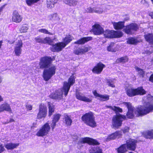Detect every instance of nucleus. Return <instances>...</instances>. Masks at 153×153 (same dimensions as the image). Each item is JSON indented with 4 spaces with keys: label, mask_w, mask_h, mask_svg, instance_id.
Listing matches in <instances>:
<instances>
[{
    "label": "nucleus",
    "mask_w": 153,
    "mask_h": 153,
    "mask_svg": "<svg viewBox=\"0 0 153 153\" xmlns=\"http://www.w3.org/2000/svg\"><path fill=\"white\" fill-rule=\"evenodd\" d=\"M128 153H133V152H128Z\"/></svg>",
    "instance_id": "obj_59"
},
{
    "label": "nucleus",
    "mask_w": 153,
    "mask_h": 153,
    "mask_svg": "<svg viewBox=\"0 0 153 153\" xmlns=\"http://www.w3.org/2000/svg\"><path fill=\"white\" fill-rule=\"evenodd\" d=\"M76 97L79 100L87 102H91L92 101L91 99L82 95L81 93L79 92L76 93Z\"/></svg>",
    "instance_id": "obj_23"
},
{
    "label": "nucleus",
    "mask_w": 153,
    "mask_h": 153,
    "mask_svg": "<svg viewBox=\"0 0 153 153\" xmlns=\"http://www.w3.org/2000/svg\"><path fill=\"white\" fill-rule=\"evenodd\" d=\"M146 99L147 100L145 102L146 106L138 107L136 109L132 106L130 102H123V105L127 107L128 109V111L126 115L127 117L132 119L134 117V114L137 117L142 116L147 114L153 110V97L150 95H148L147 96Z\"/></svg>",
    "instance_id": "obj_1"
},
{
    "label": "nucleus",
    "mask_w": 153,
    "mask_h": 153,
    "mask_svg": "<svg viewBox=\"0 0 153 153\" xmlns=\"http://www.w3.org/2000/svg\"><path fill=\"white\" fill-rule=\"evenodd\" d=\"M1 0H0V2L1 1Z\"/></svg>",
    "instance_id": "obj_62"
},
{
    "label": "nucleus",
    "mask_w": 153,
    "mask_h": 153,
    "mask_svg": "<svg viewBox=\"0 0 153 153\" xmlns=\"http://www.w3.org/2000/svg\"><path fill=\"white\" fill-rule=\"evenodd\" d=\"M6 111L10 112H11L12 110L10 105L7 103H5L0 106V112Z\"/></svg>",
    "instance_id": "obj_25"
},
{
    "label": "nucleus",
    "mask_w": 153,
    "mask_h": 153,
    "mask_svg": "<svg viewBox=\"0 0 153 153\" xmlns=\"http://www.w3.org/2000/svg\"><path fill=\"white\" fill-rule=\"evenodd\" d=\"M2 41H0V48H1V47L2 45Z\"/></svg>",
    "instance_id": "obj_58"
},
{
    "label": "nucleus",
    "mask_w": 153,
    "mask_h": 153,
    "mask_svg": "<svg viewBox=\"0 0 153 153\" xmlns=\"http://www.w3.org/2000/svg\"><path fill=\"white\" fill-rule=\"evenodd\" d=\"M104 36L107 38H119L122 36L123 34L121 32H117L113 30H106L103 32Z\"/></svg>",
    "instance_id": "obj_7"
},
{
    "label": "nucleus",
    "mask_w": 153,
    "mask_h": 153,
    "mask_svg": "<svg viewBox=\"0 0 153 153\" xmlns=\"http://www.w3.org/2000/svg\"><path fill=\"white\" fill-rule=\"evenodd\" d=\"M107 82L108 85L112 87H114L115 85L113 84V81L112 80L108 79L107 80Z\"/></svg>",
    "instance_id": "obj_48"
},
{
    "label": "nucleus",
    "mask_w": 153,
    "mask_h": 153,
    "mask_svg": "<svg viewBox=\"0 0 153 153\" xmlns=\"http://www.w3.org/2000/svg\"><path fill=\"white\" fill-rule=\"evenodd\" d=\"M95 8H91L90 7H87L85 10V11L88 13H94Z\"/></svg>",
    "instance_id": "obj_45"
},
{
    "label": "nucleus",
    "mask_w": 153,
    "mask_h": 153,
    "mask_svg": "<svg viewBox=\"0 0 153 153\" xmlns=\"http://www.w3.org/2000/svg\"><path fill=\"white\" fill-rule=\"evenodd\" d=\"M107 50L108 51L115 52L117 50L116 46L113 43H111L109 45L108 47Z\"/></svg>",
    "instance_id": "obj_34"
},
{
    "label": "nucleus",
    "mask_w": 153,
    "mask_h": 153,
    "mask_svg": "<svg viewBox=\"0 0 153 153\" xmlns=\"http://www.w3.org/2000/svg\"><path fill=\"white\" fill-rule=\"evenodd\" d=\"M149 15L152 18H153V12H151L150 13Z\"/></svg>",
    "instance_id": "obj_55"
},
{
    "label": "nucleus",
    "mask_w": 153,
    "mask_h": 153,
    "mask_svg": "<svg viewBox=\"0 0 153 153\" xmlns=\"http://www.w3.org/2000/svg\"><path fill=\"white\" fill-rule=\"evenodd\" d=\"M6 4L3 5L0 7V15L1 14V12L3 10V9L4 8Z\"/></svg>",
    "instance_id": "obj_53"
},
{
    "label": "nucleus",
    "mask_w": 153,
    "mask_h": 153,
    "mask_svg": "<svg viewBox=\"0 0 153 153\" xmlns=\"http://www.w3.org/2000/svg\"><path fill=\"white\" fill-rule=\"evenodd\" d=\"M14 121V120L12 119H10V121L9 122H8V123L9 122H12Z\"/></svg>",
    "instance_id": "obj_56"
},
{
    "label": "nucleus",
    "mask_w": 153,
    "mask_h": 153,
    "mask_svg": "<svg viewBox=\"0 0 153 153\" xmlns=\"http://www.w3.org/2000/svg\"><path fill=\"white\" fill-rule=\"evenodd\" d=\"M48 19L53 22H58L60 21V18L56 13H54L49 15L48 16Z\"/></svg>",
    "instance_id": "obj_26"
},
{
    "label": "nucleus",
    "mask_w": 153,
    "mask_h": 153,
    "mask_svg": "<svg viewBox=\"0 0 153 153\" xmlns=\"http://www.w3.org/2000/svg\"><path fill=\"white\" fill-rule=\"evenodd\" d=\"M143 1H146V0H142V2H143Z\"/></svg>",
    "instance_id": "obj_60"
},
{
    "label": "nucleus",
    "mask_w": 153,
    "mask_h": 153,
    "mask_svg": "<svg viewBox=\"0 0 153 153\" xmlns=\"http://www.w3.org/2000/svg\"><path fill=\"white\" fill-rule=\"evenodd\" d=\"M25 107L27 110L30 111L32 109V105H31L27 104L26 105Z\"/></svg>",
    "instance_id": "obj_49"
},
{
    "label": "nucleus",
    "mask_w": 153,
    "mask_h": 153,
    "mask_svg": "<svg viewBox=\"0 0 153 153\" xmlns=\"http://www.w3.org/2000/svg\"><path fill=\"white\" fill-rule=\"evenodd\" d=\"M65 46L63 42H60L52 45L51 49L53 52H59L61 51Z\"/></svg>",
    "instance_id": "obj_14"
},
{
    "label": "nucleus",
    "mask_w": 153,
    "mask_h": 153,
    "mask_svg": "<svg viewBox=\"0 0 153 153\" xmlns=\"http://www.w3.org/2000/svg\"><path fill=\"white\" fill-rule=\"evenodd\" d=\"M137 141L134 139L130 138L126 141V145L128 149L132 151H134L136 148Z\"/></svg>",
    "instance_id": "obj_12"
},
{
    "label": "nucleus",
    "mask_w": 153,
    "mask_h": 153,
    "mask_svg": "<svg viewBox=\"0 0 153 153\" xmlns=\"http://www.w3.org/2000/svg\"><path fill=\"white\" fill-rule=\"evenodd\" d=\"M128 58L127 56L122 57L117 59V61L120 62H128Z\"/></svg>",
    "instance_id": "obj_43"
},
{
    "label": "nucleus",
    "mask_w": 153,
    "mask_h": 153,
    "mask_svg": "<svg viewBox=\"0 0 153 153\" xmlns=\"http://www.w3.org/2000/svg\"><path fill=\"white\" fill-rule=\"evenodd\" d=\"M29 27L27 24H23L21 27L20 29V31L21 33H25L27 32L28 29Z\"/></svg>",
    "instance_id": "obj_40"
},
{
    "label": "nucleus",
    "mask_w": 153,
    "mask_h": 153,
    "mask_svg": "<svg viewBox=\"0 0 153 153\" xmlns=\"http://www.w3.org/2000/svg\"><path fill=\"white\" fill-rule=\"evenodd\" d=\"M152 53H153V50H146L143 52L144 54L148 55H149Z\"/></svg>",
    "instance_id": "obj_50"
},
{
    "label": "nucleus",
    "mask_w": 153,
    "mask_h": 153,
    "mask_svg": "<svg viewBox=\"0 0 153 153\" xmlns=\"http://www.w3.org/2000/svg\"><path fill=\"white\" fill-rule=\"evenodd\" d=\"M38 31L39 32L44 33L45 34H47L50 35H52V33H51L50 32H48L47 30L45 29H39L38 30Z\"/></svg>",
    "instance_id": "obj_46"
},
{
    "label": "nucleus",
    "mask_w": 153,
    "mask_h": 153,
    "mask_svg": "<svg viewBox=\"0 0 153 153\" xmlns=\"http://www.w3.org/2000/svg\"><path fill=\"white\" fill-rule=\"evenodd\" d=\"M93 31L95 35H99L103 33V29L100 25L96 24L93 26Z\"/></svg>",
    "instance_id": "obj_19"
},
{
    "label": "nucleus",
    "mask_w": 153,
    "mask_h": 153,
    "mask_svg": "<svg viewBox=\"0 0 153 153\" xmlns=\"http://www.w3.org/2000/svg\"><path fill=\"white\" fill-rule=\"evenodd\" d=\"M74 76L72 75L68 79V82H64L63 87L62 89H60L52 94V98L56 100H60L62 98V95L64 94L67 96L71 85L74 84L75 82Z\"/></svg>",
    "instance_id": "obj_3"
},
{
    "label": "nucleus",
    "mask_w": 153,
    "mask_h": 153,
    "mask_svg": "<svg viewBox=\"0 0 153 153\" xmlns=\"http://www.w3.org/2000/svg\"><path fill=\"white\" fill-rule=\"evenodd\" d=\"M58 0H47V7L49 9H51L54 7V5L56 4Z\"/></svg>",
    "instance_id": "obj_28"
},
{
    "label": "nucleus",
    "mask_w": 153,
    "mask_h": 153,
    "mask_svg": "<svg viewBox=\"0 0 153 153\" xmlns=\"http://www.w3.org/2000/svg\"><path fill=\"white\" fill-rule=\"evenodd\" d=\"M137 25L135 23H131L124 27L123 31L126 34L131 35L138 29Z\"/></svg>",
    "instance_id": "obj_9"
},
{
    "label": "nucleus",
    "mask_w": 153,
    "mask_h": 153,
    "mask_svg": "<svg viewBox=\"0 0 153 153\" xmlns=\"http://www.w3.org/2000/svg\"><path fill=\"white\" fill-rule=\"evenodd\" d=\"M144 36L146 41L151 43L153 46V34L147 33Z\"/></svg>",
    "instance_id": "obj_32"
},
{
    "label": "nucleus",
    "mask_w": 153,
    "mask_h": 153,
    "mask_svg": "<svg viewBox=\"0 0 153 153\" xmlns=\"http://www.w3.org/2000/svg\"><path fill=\"white\" fill-rule=\"evenodd\" d=\"M92 39V37H84L75 42L74 44L79 45H83L85 43L91 40Z\"/></svg>",
    "instance_id": "obj_24"
},
{
    "label": "nucleus",
    "mask_w": 153,
    "mask_h": 153,
    "mask_svg": "<svg viewBox=\"0 0 153 153\" xmlns=\"http://www.w3.org/2000/svg\"><path fill=\"white\" fill-rule=\"evenodd\" d=\"M85 143H87L89 144L92 145L99 144V143L97 140L88 137H86L80 140L78 144L79 145L80 144Z\"/></svg>",
    "instance_id": "obj_11"
},
{
    "label": "nucleus",
    "mask_w": 153,
    "mask_h": 153,
    "mask_svg": "<svg viewBox=\"0 0 153 153\" xmlns=\"http://www.w3.org/2000/svg\"><path fill=\"white\" fill-rule=\"evenodd\" d=\"M135 68L137 71L138 72V74L142 77H143L145 73V72L144 70L137 67H136Z\"/></svg>",
    "instance_id": "obj_41"
},
{
    "label": "nucleus",
    "mask_w": 153,
    "mask_h": 153,
    "mask_svg": "<svg viewBox=\"0 0 153 153\" xmlns=\"http://www.w3.org/2000/svg\"><path fill=\"white\" fill-rule=\"evenodd\" d=\"M47 108L46 106L43 104H41L39 105V112L37 114V118L41 119L45 118L47 115Z\"/></svg>",
    "instance_id": "obj_10"
},
{
    "label": "nucleus",
    "mask_w": 153,
    "mask_h": 153,
    "mask_svg": "<svg viewBox=\"0 0 153 153\" xmlns=\"http://www.w3.org/2000/svg\"><path fill=\"white\" fill-rule=\"evenodd\" d=\"M3 101V99L2 97L0 95V102Z\"/></svg>",
    "instance_id": "obj_57"
},
{
    "label": "nucleus",
    "mask_w": 153,
    "mask_h": 153,
    "mask_svg": "<svg viewBox=\"0 0 153 153\" xmlns=\"http://www.w3.org/2000/svg\"><path fill=\"white\" fill-rule=\"evenodd\" d=\"M22 17L17 11H14L13 13L12 20L16 23H19L22 20Z\"/></svg>",
    "instance_id": "obj_16"
},
{
    "label": "nucleus",
    "mask_w": 153,
    "mask_h": 153,
    "mask_svg": "<svg viewBox=\"0 0 153 153\" xmlns=\"http://www.w3.org/2000/svg\"><path fill=\"white\" fill-rule=\"evenodd\" d=\"M126 117L125 116L120 114L114 116L112 119V127L114 128H118L121 126L123 121Z\"/></svg>",
    "instance_id": "obj_5"
},
{
    "label": "nucleus",
    "mask_w": 153,
    "mask_h": 153,
    "mask_svg": "<svg viewBox=\"0 0 153 153\" xmlns=\"http://www.w3.org/2000/svg\"><path fill=\"white\" fill-rule=\"evenodd\" d=\"M115 29L116 30L121 29L124 27V22H119L113 23Z\"/></svg>",
    "instance_id": "obj_31"
},
{
    "label": "nucleus",
    "mask_w": 153,
    "mask_h": 153,
    "mask_svg": "<svg viewBox=\"0 0 153 153\" xmlns=\"http://www.w3.org/2000/svg\"><path fill=\"white\" fill-rule=\"evenodd\" d=\"M149 80L152 82H153V74L150 76Z\"/></svg>",
    "instance_id": "obj_54"
},
{
    "label": "nucleus",
    "mask_w": 153,
    "mask_h": 153,
    "mask_svg": "<svg viewBox=\"0 0 153 153\" xmlns=\"http://www.w3.org/2000/svg\"><path fill=\"white\" fill-rule=\"evenodd\" d=\"M152 2V3L153 4V0H151Z\"/></svg>",
    "instance_id": "obj_61"
},
{
    "label": "nucleus",
    "mask_w": 153,
    "mask_h": 153,
    "mask_svg": "<svg viewBox=\"0 0 153 153\" xmlns=\"http://www.w3.org/2000/svg\"><path fill=\"white\" fill-rule=\"evenodd\" d=\"M18 143H8L5 145V147L8 150H11L16 148L19 146Z\"/></svg>",
    "instance_id": "obj_33"
},
{
    "label": "nucleus",
    "mask_w": 153,
    "mask_h": 153,
    "mask_svg": "<svg viewBox=\"0 0 153 153\" xmlns=\"http://www.w3.org/2000/svg\"><path fill=\"white\" fill-rule=\"evenodd\" d=\"M22 45L23 43L21 40H18L16 42L14 50L15 54L16 56H19L21 54Z\"/></svg>",
    "instance_id": "obj_13"
},
{
    "label": "nucleus",
    "mask_w": 153,
    "mask_h": 153,
    "mask_svg": "<svg viewBox=\"0 0 153 153\" xmlns=\"http://www.w3.org/2000/svg\"><path fill=\"white\" fill-rule=\"evenodd\" d=\"M91 49L90 47L83 46L76 48L74 51V53L77 55H81L89 51Z\"/></svg>",
    "instance_id": "obj_15"
},
{
    "label": "nucleus",
    "mask_w": 153,
    "mask_h": 153,
    "mask_svg": "<svg viewBox=\"0 0 153 153\" xmlns=\"http://www.w3.org/2000/svg\"><path fill=\"white\" fill-rule=\"evenodd\" d=\"M127 149L126 144H124L122 145L117 149V152L118 153H125L127 152Z\"/></svg>",
    "instance_id": "obj_30"
},
{
    "label": "nucleus",
    "mask_w": 153,
    "mask_h": 153,
    "mask_svg": "<svg viewBox=\"0 0 153 153\" xmlns=\"http://www.w3.org/2000/svg\"><path fill=\"white\" fill-rule=\"evenodd\" d=\"M106 107L107 108H110L111 109L114 111L116 113V112H121L122 111V108H119L118 107H116L114 106L113 107L111 106H107Z\"/></svg>",
    "instance_id": "obj_38"
},
{
    "label": "nucleus",
    "mask_w": 153,
    "mask_h": 153,
    "mask_svg": "<svg viewBox=\"0 0 153 153\" xmlns=\"http://www.w3.org/2000/svg\"><path fill=\"white\" fill-rule=\"evenodd\" d=\"M49 107V116H51L54 111V106L52 104L49 102L48 103Z\"/></svg>",
    "instance_id": "obj_39"
},
{
    "label": "nucleus",
    "mask_w": 153,
    "mask_h": 153,
    "mask_svg": "<svg viewBox=\"0 0 153 153\" xmlns=\"http://www.w3.org/2000/svg\"><path fill=\"white\" fill-rule=\"evenodd\" d=\"M51 58L48 56L42 57L40 59V68H45L43 73V77L45 81H48L55 73V66L53 65L51 66Z\"/></svg>",
    "instance_id": "obj_2"
},
{
    "label": "nucleus",
    "mask_w": 153,
    "mask_h": 153,
    "mask_svg": "<svg viewBox=\"0 0 153 153\" xmlns=\"http://www.w3.org/2000/svg\"><path fill=\"white\" fill-rule=\"evenodd\" d=\"M40 0H25V1L27 5L30 6Z\"/></svg>",
    "instance_id": "obj_42"
},
{
    "label": "nucleus",
    "mask_w": 153,
    "mask_h": 153,
    "mask_svg": "<svg viewBox=\"0 0 153 153\" xmlns=\"http://www.w3.org/2000/svg\"><path fill=\"white\" fill-rule=\"evenodd\" d=\"M127 42L129 44H136L139 41L134 38L131 37L128 39Z\"/></svg>",
    "instance_id": "obj_37"
},
{
    "label": "nucleus",
    "mask_w": 153,
    "mask_h": 153,
    "mask_svg": "<svg viewBox=\"0 0 153 153\" xmlns=\"http://www.w3.org/2000/svg\"><path fill=\"white\" fill-rule=\"evenodd\" d=\"M127 95L129 97H132L137 95H143L145 94L146 91L142 87L137 88H128L126 89Z\"/></svg>",
    "instance_id": "obj_6"
},
{
    "label": "nucleus",
    "mask_w": 153,
    "mask_h": 153,
    "mask_svg": "<svg viewBox=\"0 0 153 153\" xmlns=\"http://www.w3.org/2000/svg\"><path fill=\"white\" fill-rule=\"evenodd\" d=\"M104 67H105V65L101 62H99L94 68L92 70V72L97 74H100Z\"/></svg>",
    "instance_id": "obj_17"
},
{
    "label": "nucleus",
    "mask_w": 153,
    "mask_h": 153,
    "mask_svg": "<svg viewBox=\"0 0 153 153\" xmlns=\"http://www.w3.org/2000/svg\"><path fill=\"white\" fill-rule=\"evenodd\" d=\"M93 94L96 97H98L97 99L101 101H105L109 99V95L106 94H100L97 93L96 91H93Z\"/></svg>",
    "instance_id": "obj_18"
},
{
    "label": "nucleus",
    "mask_w": 153,
    "mask_h": 153,
    "mask_svg": "<svg viewBox=\"0 0 153 153\" xmlns=\"http://www.w3.org/2000/svg\"><path fill=\"white\" fill-rule=\"evenodd\" d=\"M4 150V146L0 143V153L3 152Z\"/></svg>",
    "instance_id": "obj_52"
},
{
    "label": "nucleus",
    "mask_w": 153,
    "mask_h": 153,
    "mask_svg": "<svg viewBox=\"0 0 153 153\" xmlns=\"http://www.w3.org/2000/svg\"><path fill=\"white\" fill-rule=\"evenodd\" d=\"M103 12V10L102 8H95L94 13H102Z\"/></svg>",
    "instance_id": "obj_47"
},
{
    "label": "nucleus",
    "mask_w": 153,
    "mask_h": 153,
    "mask_svg": "<svg viewBox=\"0 0 153 153\" xmlns=\"http://www.w3.org/2000/svg\"><path fill=\"white\" fill-rule=\"evenodd\" d=\"M63 1L65 4L70 7H75L78 3V0H63Z\"/></svg>",
    "instance_id": "obj_27"
},
{
    "label": "nucleus",
    "mask_w": 153,
    "mask_h": 153,
    "mask_svg": "<svg viewBox=\"0 0 153 153\" xmlns=\"http://www.w3.org/2000/svg\"><path fill=\"white\" fill-rule=\"evenodd\" d=\"M64 123L67 126H70L71 125L72 121L70 116L65 114L64 115Z\"/></svg>",
    "instance_id": "obj_29"
},
{
    "label": "nucleus",
    "mask_w": 153,
    "mask_h": 153,
    "mask_svg": "<svg viewBox=\"0 0 153 153\" xmlns=\"http://www.w3.org/2000/svg\"><path fill=\"white\" fill-rule=\"evenodd\" d=\"M122 135V132L118 131L108 135L106 138L107 140H114L117 138L120 137Z\"/></svg>",
    "instance_id": "obj_22"
},
{
    "label": "nucleus",
    "mask_w": 153,
    "mask_h": 153,
    "mask_svg": "<svg viewBox=\"0 0 153 153\" xmlns=\"http://www.w3.org/2000/svg\"><path fill=\"white\" fill-rule=\"evenodd\" d=\"M146 137L148 138L153 137V130L148 131L146 133Z\"/></svg>",
    "instance_id": "obj_44"
},
{
    "label": "nucleus",
    "mask_w": 153,
    "mask_h": 153,
    "mask_svg": "<svg viewBox=\"0 0 153 153\" xmlns=\"http://www.w3.org/2000/svg\"><path fill=\"white\" fill-rule=\"evenodd\" d=\"M51 127L48 123L44 125L37 131L36 135L39 137L46 136L50 131Z\"/></svg>",
    "instance_id": "obj_8"
},
{
    "label": "nucleus",
    "mask_w": 153,
    "mask_h": 153,
    "mask_svg": "<svg viewBox=\"0 0 153 153\" xmlns=\"http://www.w3.org/2000/svg\"><path fill=\"white\" fill-rule=\"evenodd\" d=\"M73 39V37L71 36L70 35H67L66 36L65 38L64 39L63 43L65 46H66L68 43L71 41Z\"/></svg>",
    "instance_id": "obj_36"
},
{
    "label": "nucleus",
    "mask_w": 153,
    "mask_h": 153,
    "mask_svg": "<svg viewBox=\"0 0 153 153\" xmlns=\"http://www.w3.org/2000/svg\"><path fill=\"white\" fill-rule=\"evenodd\" d=\"M60 116L61 115L59 114H56L53 115L52 123L51 124V127L53 131L55 128L56 126V123L59 121Z\"/></svg>",
    "instance_id": "obj_21"
},
{
    "label": "nucleus",
    "mask_w": 153,
    "mask_h": 153,
    "mask_svg": "<svg viewBox=\"0 0 153 153\" xmlns=\"http://www.w3.org/2000/svg\"><path fill=\"white\" fill-rule=\"evenodd\" d=\"M129 128L128 127H125L123 130V132L124 133H125L128 131Z\"/></svg>",
    "instance_id": "obj_51"
},
{
    "label": "nucleus",
    "mask_w": 153,
    "mask_h": 153,
    "mask_svg": "<svg viewBox=\"0 0 153 153\" xmlns=\"http://www.w3.org/2000/svg\"><path fill=\"white\" fill-rule=\"evenodd\" d=\"M90 153H103L102 150L99 147L96 146L90 150Z\"/></svg>",
    "instance_id": "obj_35"
},
{
    "label": "nucleus",
    "mask_w": 153,
    "mask_h": 153,
    "mask_svg": "<svg viewBox=\"0 0 153 153\" xmlns=\"http://www.w3.org/2000/svg\"><path fill=\"white\" fill-rule=\"evenodd\" d=\"M35 39L36 42L44 44L50 43L52 41L51 38L49 37H46L44 38H42L40 36L35 38Z\"/></svg>",
    "instance_id": "obj_20"
},
{
    "label": "nucleus",
    "mask_w": 153,
    "mask_h": 153,
    "mask_svg": "<svg viewBox=\"0 0 153 153\" xmlns=\"http://www.w3.org/2000/svg\"><path fill=\"white\" fill-rule=\"evenodd\" d=\"M81 119L83 122L87 125L92 127L97 126L94 114L91 112L87 113L83 115Z\"/></svg>",
    "instance_id": "obj_4"
}]
</instances>
